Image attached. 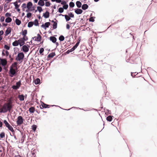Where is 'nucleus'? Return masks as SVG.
Masks as SVG:
<instances>
[{"instance_id": "5701e85b", "label": "nucleus", "mask_w": 157, "mask_h": 157, "mask_svg": "<svg viewBox=\"0 0 157 157\" xmlns=\"http://www.w3.org/2000/svg\"><path fill=\"white\" fill-rule=\"evenodd\" d=\"M21 33L23 36H26V35L27 33V31L26 29H25L24 30H22V32Z\"/></svg>"}, {"instance_id": "9b49d317", "label": "nucleus", "mask_w": 157, "mask_h": 157, "mask_svg": "<svg viewBox=\"0 0 157 157\" xmlns=\"http://www.w3.org/2000/svg\"><path fill=\"white\" fill-rule=\"evenodd\" d=\"M12 29L10 27H8L7 28V29L5 32V36H7L9 34L11 33Z\"/></svg>"}, {"instance_id": "ea45409f", "label": "nucleus", "mask_w": 157, "mask_h": 157, "mask_svg": "<svg viewBox=\"0 0 157 157\" xmlns=\"http://www.w3.org/2000/svg\"><path fill=\"white\" fill-rule=\"evenodd\" d=\"M5 134L4 132H2L0 133V137L3 139L5 137Z\"/></svg>"}, {"instance_id": "0e129e2a", "label": "nucleus", "mask_w": 157, "mask_h": 157, "mask_svg": "<svg viewBox=\"0 0 157 157\" xmlns=\"http://www.w3.org/2000/svg\"><path fill=\"white\" fill-rule=\"evenodd\" d=\"M5 50L4 49H3L2 51V56H5V54L4 53V52H5Z\"/></svg>"}, {"instance_id": "20e7f679", "label": "nucleus", "mask_w": 157, "mask_h": 157, "mask_svg": "<svg viewBox=\"0 0 157 157\" xmlns=\"http://www.w3.org/2000/svg\"><path fill=\"white\" fill-rule=\"evenodd\" d=\"M80 43V40L78 41L76 44L74 45L73 47L70 49L68 50L65 53V54H68L70 53L71 52L74 51L78 47Z\"/></svg>"}, {"instance_id": "a211bd4d", "label": "nucleus", "mask_w": 157, "mask_h": 157, "mask_svg": "<svg viewBox=\"0 0 157 157\" xmlns=\"http://www.w3.org/2000/svg\"><path fill=\"white\" fill-rule=\"evenodd\" d=\"M18 97L20 101H23L24 100V96L23 94L19 95Z\"/></svg>"}, {"instance_id": "37998d69", "label": "nucleus", "mask_w": 157, "mask_h": 157, "mask_svg": "<svg viewBox=\"0 0 157 157\" xmlns=\"http://www.w3.org/2000/svg\"><path fill=\"white\" fill-rule=\"evenodd\" d=\"M69 6L70 7L72 8L74 7L75 4L73 2H71L69 4Z\"/></svg>"}, {"instance_id": "a878e982", "label": "nucleus", "mask_w": 157, "mask_h": 157, "mask_svg": "<svg viewBox=\"0 0 157 157\" xmlns=\"http://www.w3.org/2000/svg\"><path fill=\"white\" fill-rule=\"evenodd\" d=\"M27 8L29 9V7H33V4L31 2H28L27 4Z\"/></svg>"}, {"instance_id": "f3484780", "label": "nucleus", "mask_w": 157, "mask_h": 157, "mask_svg": "<svg viewBox=\"0 0 157 157\" xmlns=\"http://www.w3.org/2000/svg\"><path fill=\"white\" fill-rule=\"evenodd\" d=\"M38 5L40 6H43L44 5V2L43 0H39L38 2Z\"/></svg>"}, {"instance_id": "7ed1b4c3", "label": "nucleus", "mask_w": 157, "mask_h": 157, "mask_svg": "<svg viewBox=\"0 0 157 157\" xmlns=\"http://www.w3.org/2000/svg\"><path fill=\"white\" fill-rule=\"evenodd\" d=\"M24 54L23 52H18L16 57L15 60L17 61H20L24 59Z\"/></svg>"}, {"instance_id": "473e14b6", "label": "nucleus", "mask_w": 157, "mask_h": 157, "mask_svg": "<svg viewBox=\"0 0 157 157\" xmlns=\"http://www.w3.org/2000/svg\"><path fill=\"white\" fill-rule=\"evenodd\" d=\"M51 23L49 22H46L44 23L45 28V29L47 28H48L49 26L50 25Z\"/></svg>"}, {"instance_id": "09e8293b", "label": "nucleus", "mask_w": 157, "mask_h": 157, "mask_svg": "<svg viewBox=\"0 0 157 157\" xmlns=\"http://www.w3.org/2000/svg\"><path fill=\"white\" fill-rule=\"evenodd\" d=\"M138 73H137V72H131V75L132 77V78L135 77V76L137 75Z\"/></svg>"}, {"instance_id": "69168bd1", "label": "nucleus", "mask_w": 157, "mask_h": 157, "mask_svg": "<svg viewBox=\"0 0 157 157\" xmlns=\"http://www.w3.org/2000/svg\"><path fill=\"white\" fill-rule=\"evenodd\" d=\"M20 131L21 133V135L22 136V138L23 139L25 138V134L23 135V132H21V131Z\"/></svg>"}, {"instance_id": "f257e3e1", "label": "nucleus", "mask_w": 157, "mask_h": 157, "mask_svg": "<svg viewBox=\"0 0 157 157\" xmlns=\"http://www.w3.org/2000/svg\"><path fill=\"white\" fill-rule=\"evenodd\" d=\"M41 106L43 107V108H49V107L50 106H56V107H59L60 108L62 109H64V110H69L71 109L72 108H75V107H72L71 108L69 109H63L61 108L60 107V106H59L58 105H49L46 104L44 103V102H42L41 101Z\"/></svg>"}, {"instance_id": "f8f14e48", "label": "nucleus", "mask_w": 157, "mask_h": 157, "mask_svg": "<svg viewBox=\"0 0 157 157\" xmlns=\"http://www.w3.org/2000/svg\"><path fill=\"white\" fill-rule=\"evenodd\" d=\"M50 13L48 11H46L43 13V16L45 18H47L49 17Z\"/></svg>"}, {"instance_id": "2eb2a0df", "label": "nucleus", "mask_w": 157, "mask_h": 157, "mask_svg": "<svg viewBox=\"0 0 157 157\" xmlns=\"http://www.w3.org/2000/svg\"><path fill=\"white\" fill-rule=\"evenodd\" d=\"M11 4H13L15 6V9L16 10L19 8L20 6V5L18 4V2L17 1H15L14 2H12Z\"/></svg>"}, {"instance_id": "338daca9", "label": "nucleus", "mask_w": 157, "mask_h": 157, "mask_svg": "<svg viewBox=\"0 0 157 157\" xmlns=\"http://www.w3.org/2000/svg\"><path fill=\"white\" fill-rule=\"evenodd\" d=\"M66 29H69L70 28V25L68 24H67L66 25Z\"/></svg>"}, {"instance_id": "4468645a", "label": "nucleus", "mask_w": 157, "mask_h": 157, "mask_svg": "<svg viewBox=\"0 0 157 157\" xmlns=\"http://www.w3.org/2000/svg\"><path fill=\"white\" fill-rule=\"evenodd\" d=\"M33 82L35 85L39 84L40 83V80L39 78H37L33 80Z\"/></svg>"}, {"instance_id": "774afa93", "label": "nucleus", "mask_w": 157, "mask_h": 157, "mask_svg": "<svg viewBox=\"0 0 157 157\" xmlns=\"http://www.w3.org/2000/svg\"><path fill=\"white\" fill-rule=\"evenodd\" d=\"M5 55H6L7 56L9 55V52L8 51H7V50H6L5 51Z\"/></svg>"}, {"instance_id": "2f4dec72", "label": "nucleus", "mask_w": 157, "mask_h": 157, "mask_svg": "<svg viewBox=\"0 0 157 157\" xmlns=\"http://www.w3.org/2000/svg\"><path fill=\"white\" fill-rule=\"evenodd\" d=\"M33 22L31 21L28 22V27L29 28H31L33 26Z\"/></svg>"}, {"instance_id": "5fc2aeb1", "label": "nucleus", "mask_w": 157, "mask_h": 157, "mask_svg": "<svg viewBox=\"0 0 157 157\" xmlns=\"http://www.w3.org/2000/svg\"><path fill=\"white\" fill-rule=\"evenodd\" d=\"M21 39L22 40H24V41H27L28 40V37L26 36H23L22 38H21Z\"/></svg>"}, {"instance_id": "58836bf2", "label": "nucleus", "mask_w": 157, "mask_h": 157, "mask_svg": "<svg viewBox=\"0 0 157 157\" xmlns=\"http://www.w3.org/2000/svg\"><path fill=\"white\" fill-rule=\"evenodd\" d=\"M59 40L60 41H62L64 40V37L62 35H60L59 37Z\"/></svg>"}, {"instance_id": "6ab92c4d", "label": "nucleus", "mask_w": 157, "mask_h": 157, "mask_svg": "<svg viewBox=\"0 0 157 157\" xmlns=\"http://www.w3.org/2000/svg\"><path fill=\"white\" fill-rule=\"evenodd\" d=\"M56 55V54L55 52H52L48 54V58H52L54 56Z\"/></svg>"}, {"instance_id": "49530a36", "label": "nucleus", "mask_w": 157, "mask_h": 157, "mask_svg": "<svg viewBox=\"0 0 157 157\" xmlns=\"http://www.w3.org/2000/svg\"><path fill=\"white\" fill-rule=\"evenodd\" d=\"M58 11L60 13H62L63 12L64 9H63V7H59L58 9Z\"/></svg>"}, {"instance_id": "bf43d9fd", "label": "nucleus", "mask_w": 157, "mask_h": 157, "mask_svg": "<svg viewBox=\"0 0 157 157\" xmlns=\"http://www.w3.org/2000/svg\"><path fill=\"white\" fill-rule=\"evenodd\" d=\"M8 3V2H6V3L5 4L4 6V10L5 11H7V10H8L9 8H8L7 10H6L5 8H6L7 6V4Z\"/></svg>"}, {"instance_id": "a19ab883", "label": "nucleus", "mask_w": 157, "mask_h": 157, "mask_svg": "<svg viewBox=\"0 0 157 157\" xmlns=\"http://www.w3.org/2000/svg\"><path fill=\"white\" fill-rule=\"evenodd\" d=\"M95 18V17H90V19H89V21L90 22H94V21L95 20L94 19Z\"/></svg>"}, {"instance_id": "e2e57ef3", "label": "nucleus", "mask_w": 157, "mask_h": 157, "mask_svg": "<svg viewBox=\"0 0 157 157\" xmlns=\"http://www.w3.org/2000/svg\"><path fill=\"white\" fill-rule=\"evenodd\" d=\"M60 3H61V5H64V4H67L66 2L65 1H61V2H60Z\"/></svg>"}, {"instance_id": "393cba45", "label": "nucleus", "mask_w": 157, "mask_h": 157, "mask_svg": "<svg viewBox=\"0 0 157 157\" xmlns=\"http://www.w3.org/2000/svg\"><path fill=\"white\" fill-rule=\"evenodd\" d=\"M113 116H110V115L109 116L106 117V119L107 120V121H109V122H111L112 121V120H113Z\"/></svg>"}, {"instance_id": "6e6552de", "label": "nucleus", "mask_w": 157, "mask_h": 157, "mask_svg": "<svg viewBox=\"0 0 157 157\" xmlns=\"http://www.w3.org/2000/svg\"><path fill=\"white\" fill-rule=\"evenodd\" d=\"M1 64L3 67V68L4 70H6L5 66L6 65L7 63V61L6 59L4 58V59L1 62Z\"/></svg>"}, {"instance_id": "6e6d98bb", "label": "nucleus", "mask_w": 157, "mask_h": 157, "mask_svg": "<svg viewBox=\"0 0 157 157\" xmlns=\"http://www.w3.org/2000/svg\"><path fill=\"white\" fill-rule=\"evenodd\" d=\"M3 123L5 124V126L6 127H7L10 124L6 120H5L3 121Z\"/></svg>"}, {"instance_id": "0eeeda50", "label": "nucleus", "mask_w": 157, "mask_h": 157, "mask_svg": "<svg viewBox=\"0 0 157 157\" xmlns=\"http://www.w3.org/2000/svg\"><path fill=\"white\" fill-rule=\"evenodd\" d=\"M29 47L30 46L29 44H26L23 45L21 48V50L24 52L26 53L29 51Z\"/></svg>"}, {"instance_id": "c85d7f7f", "label": "nucleus", "mask_w": 157, "mask_h": 157, "mask_svg": "<svg viewBox=\"0 0 157 157\" xmlns=\"http://www.w3.org/2000/svg\"><path fill=\"white\" fill-rule=\"evenodd\" d=\"M19 43H18V42L17 40H16L13 42L12 44L13 46H17L19 45Z\"/></svg>"}, {"instance_id": "412c9836", "label": "nucleus", "mask_w": 157, "mask_h": 157, "mask_svg": "<svg viewBox=\"0 0 157 157\" xmlns=\"http://www.w3.org/2000/svg\"><path fill=\"white\" fill-rule=\"evenodd\" d=\"M76 5L78 8H80L82 6L81 2L79 1H77L76 2Z\"/></svg>"}, {"instance_id": "bb28decb", "label": "nucleus", "mask_w": 157, "mask_h": 157, "mask_svg": "<svg viewBox=\"0 0 157 157\" xmlns=\"http://www.w3.org/2000/svg\"><path fill=\"white\" fill-rule=\"evenodd\" d=\"M15 22L16 24L17 25H19L21 23V21L17 18L16 19Z\"/></svg>"}, {"instance_id": "cd10ccee", "label": "nucleus", "mask_w": 157, "mask_h": 157, "mask_svg": "<svg viewBox=\"0 0 157 157\" xmlns=\"http://www.w3.org/2000/svg\"><path fill=\"white\" fill-rule=\"evenodd\" d=\"M12 19L10 17H7L5 19V22L7 23H9L11 22Z\"/></svg>"}, {"instance_id": "de8ad7c7", "label": "nucleus", "mask_w": 157, "mask_h": 157, "mask_svg": "<svg viewBox=\"0 0 157 157\" xmlns=\"http://www.w3.org/2000/svg\"><path fill=\"white\" fill-rule=\"evenodd\" d=\"M21 7L22 9V10L23 11H24L25 10H24V9L25 8H27V6L26 5V4L25 3H23L21 6Z\"/></svg>"}, {"instance_id": "423d86ee", "label": "nucleus", "mask_w": 157, "mask_h": 157, "mask_svg": "<svg viewBox=\"0 0 157 157\" xmlns=\"http://www.w3.org/2000/svg\"><path fill=\"white\" fill-rule=\"evenodd\" d=\"M24 119L21 116H20L18 117L17 124V125H20L23 123Z\"/></svg>"}, {"instance_id": "052dcab7", "label": "nucleus", "mask_w": 157, "mask_h": 157, "mask_svg": "<svg viewBox=\"0 0 157 157\" xmlns=\"http://www.w3.org/2000/svg\"><path fill=\"white\" fill-rule=\"evenodd\" d=\"M17 63H18L17 62H14L13 63H12V64L11 66H12H12H13L14 67H16V66L17 64Z\"/></svg>"}, {"instance_id": "680f3d73", "label": "nucleus", "mask_w": 157, "mask_h": 157, "mask_svg": "<svg viewBox=\"0 0 157 157\" xmlns=\"http://www.w3.org/2000/svg\"><path fill=\"white\" fill-rule=\"evenodd\" d=\"M5 20V17L4 16H2L0 19V21L1 22H3Z\"/></svg>"}, {"instance_id": "c9c22d12", "label": "nucleus", "mask_w": 157, "mask_h": 157, "mask_svg": "<svg viewBox=\"0 0 157 157\" xmlns=\"http://www.w3.org/2000/svg\"><path fill=\"white\" fill-rule=\"evenodd\" d=\"M6 127L8 128L9 130L11 131V132H13L14 129L11 126L10 124Z\"/></svg>"}, {"instance_id": "13d9d810", "label": "nucleus", "mask_w": 157, "mask_h": 157, "mask_svg": "<svg viewBox=\"0 0 157 157\" xmlns=\"http://www.w3.org/2000/svg\"><path fill=\"white\" fill-rule=\"evenodd\" d=\"M51 4V3L50 2L47 1L45 2V6L46 7H49L50 6Z\"/></svg>"}, {"instance_id": "864d4df0", "label": "nucleus", "mask_w": 157, "mask_h": 157, "mask_svg": "<svg viewBox=\"0 0 157 157\" xmlns=\"http://www.w3.org/2000/svg\"><path fill=\"white\" fill-rule=\"evenodd\" d=\"M12 88L14 90H17L19 88L16 85H13L12 87Z\"/></svg>"}, {"instance_id": "72a5a7b5", "label": "nucleus", "mask_w": 157, "mask_h": 157, "mask_svg": "<svg viewBox=\"0 0 157 157\" xmlns=\"http://www.w3.org/2000/svg\"><path fill=\"white\" fill-rule=\"evenodd\" d=\"M37 126L35 124H33L32 126V130L33 131V132H35L37 128Z\"/></svg>"}, {"instance_id": "4d7b16f0", "label": "nucleus", "mask_w": 157, "mask_h": 157, "mask_svg": "<svg viewBox=\"0 0 157 157\" xmlns=\"http://www.w3.org/2000/svg\"><path fill=\"white\" fill-rule=\"evenodd\" d=\"M11 13H9L7 12L5 14V16L7 17H11Z\"/></svg>"}, {"instance_id": "4c0bfd02", "label": "nucleus", "mask_w": 157, "mask_h": 157, "mask_svg": "<svg viewBox=\"0 0 157 157\" xmlns=\"http://www.w3.org/2000/svg\"><path fill=\"white\" fill-rule=\"evenodd\" d=\"M44 51V48H40V50H39V52L40 53V54L42 55H44V54H43V52Z\"/></svg>"}, {"instance_id": "39448f33", "label": "nucleus", "mask_w": 157, "mask_h": 157, "mask_svg": "<svg viewBox=\"0 0 157 157\" xmlns=\"http://www.w3.org/2000/svg\"><path fill=\"white\" fill-rule=\"evenodd\" d=\"M8 103H5L2 106V108L0 109V113H7L8 111V107H7Z\"/></svg>"}, {"instance_id": "8fccbe9b", "label": "nucleus", "mask_w": 157, "mask_h": 157, "mask_svg": "<svg viewBox=\"0 0 157 157\" xmlns=\"http://www.w3.org/2000/svg\"><path fill=\"white\" fill-rule=\"evenodd\" d=\"M4 48H5L7 50H10V46H8L6 44H5L4 46Z\"/></svg>"}, {"instance_id": "c756f323", "label": "nucleus", "mask_w": 157, "mask_h": 157, "mask_svg": "<svg viewBox=\"0 0 157 157\" xmlns=\"http://www.w3.org/2000/svg\"><path fill=\"white\" fill-rule=\"evenodd\" d=\"M34 22V23H33V25H34L35 26H38L39 25L38 21L37 19H35Z\"/></svg>"}, {"instance_id": "603ef678", "label": "nucleus", "mask_w": 157, "mask_h": 157, "mask_svg": "<svg viewBox=\"0 0 157 157\" xmlns=\"http://www.w3.org/2000/svg\"><path fill=\"white\" fill-rule=\"evenodd\" d=\"M68 7V5L67 4H64L63 6V9L64 10H67Z\"/></svg>"}, {"instance_id": "3c124183", "label": "nucleus", "mask_w": 157, "mask_h": 157, "mask_svg": "<svg viewBox=\"0 0 157 157\" xmlns=\"http://www.w3.org/2000/svg\"><path fill=\"white\" fill-rule=\"evenodd\" d=\"M19 45H20V47L22 46L23 45H24V44H25V41H24L23 40H22L21 41V42L19 43Z\"/></svg>"}, {"instance_id": "f704fd0d", "label": "nucleus", "mask_w": 157, "mask_h": 157, "mask_svg": "<svg viewBox=\"0 0 157 157\" xmlns=\"http://www.w3.org/2000/svg\"><path fill=\"white\" fill-rule=\"evenodd\" d=\"M21 81L20 80L18 81L16 83V85L19 88L20 87L21 85Z\"/></svg>"}, {"instance_id": "e433bc0d", "label": "nucleus", "mask_w": 157, "mask_h": 157, "mask_svg": "<svg viewBox=\"0 0 157 157\" xmlns=\"http://www.w3.org/2000/svg\"><path fill=\"white\" fill-rule=\"evenodd\" d=\"M64 17L66 21H68L71 19V18L67 15H65Z\"/></svg>"}, {"instance_id": "b1692460", "label": "nucleus", "mask_w": 157, "mask_h": 157, "mask_svg": "<svg viewBox=\"0 0 157 157\" xmlns=\"http://www.w3.org/2000/svg\"><path fill=\"white\" fill-rule=\"evenodd\" d=\"M35 6H34L33 7H29V9H27L25 11L26 12H28L29 11H32L35 10Z\"/></svg>"}, {"instance_id": "f03ea898", "label": "nucleus", "mask_w": 157, "mask_h": 157, "mask_svg": "<svg viewBox=\"0 0 157 157\" xmlns=\"http://www.w3.org/2000/svg\"><path fill=\"white\" fill-rule=\"evenodd\" d=\"M17 74V71L16 70L13 68L12 66H10V70L9 72V76L11 77H13L14 76L16 75Z\"/></svg>"}, {"instance_id": "c03bdc74", "label": "nucleus", "mask_w": 157, "mask_h": 157, "mask_svg": "<svg viewBox=\"0 0 157 157\" xmlns=\"http://www.w3.org/2000/svg\"><path fill=\"white\" fill-rule=\"evenodd\" d=\"M41 7L42 6H38L37 7V10L39 13L43 11V9Z\"/></svg>"}, {"instance_id": "aec40b11", "label": "nucleus", "mask_w": 157, "mask_h": 157, "mask_svg": "<svg viewBox=\"0 0 157 157\" xmlns=\"http://www.w3.org/2000/svg\"><path fill=\"white\" fill-rule=\"evenodd\" d=\"M13 107V105L12 103H11L10 104L8 103L7 107L8 108V111L10 112Z\"/></svg>"}, {"instance_id": "79ce46f5", "label": "nucleus", "mask_w": 157, "mask_h": 157, "mask_svg": "<svg viewBox=\"0 0 157 157\" xmlns=\"http://www.w3.org/2000/svg\"><path fill=\"white\" fill-rule=\"evenodd\" d=\"M32 15V13H31L28 12H27V13L26 14V17L28 18H29L30 17H31Z\"/></svg>"}, {"instance_id": "4be33fe9", "label": "nucleus", "mask_w": 157, "mask_h": 157, "mask_svg": "<svg viewBox=\"0 0 157 157\" xmlns=\"http://www.w3.org/2000/svg\"><path fill=\"white\" fill-rule=\"evenodd\" d=\"M35 111V109L34 107L31 106L29 109V111L30 113H33Z\"/></svg>"}, {"instance_id": "9d476101", "label": "nucleus", "mask_w": 157, "mask_h": 157, "mask_svg": "<svg viewBox=\"0 0 157 157\" xmlns=\"http://www.w3.org/2000/svg\"><path fill=\"white\" fill-rule=\"evenodd\" d=\"M74 10L75 13L78 15L81 14L83 12L82 10L79 8H76Z\"/></svg>"}, {"instance_id": "1a4fd4ad", "label": "nucleus", "mask_w": 157, "mask_h": 157, "mask_svg": "<svg viewBox=\"0 0 157 157\" xmlns=\"http://www.w3.org/2000/svg\"><path fill=\"white\" fill-rule=\"evenodd\" d=\"M34 38L35 39L34 40L35 41H38V42H40L41 41V40L42 37L39 34H37V36H35L34 37L32 38V39L33 40Z\"/></svg>"}, {"instance_id": "a18cd8bd", "label": "nucleus", "mask_w": 157, "mask_h": 157, "mask_svg": "<svg viewBox=\"0 0 157 157\" xmlns=\"http://www.w3.org/2000/svg\"><path fill=\"white\" fill-rule=\"evenodd\" d=\"M67 15L71 18L74 17V14H73V13H72V12L68 13V14Z\"/></svg>"}, {"instance_id": "7c9ffc66", "label": "nucleus", "mask_w": 157, "mask_h": 157, "mask_svg": "<svg viewBox=\"0 0 157 157\" xmlns=\"http://www.w3.org/2000/svg\"><path fill=\"white\" fill-rule=\"evenodd\" d=\"M58 22H55L53 23L52 25L53 29H55L57 28Z\"/></svg>"}, {"instance_id": "dca6fc26", "label": "nucleus", "mask_w": 157, "mask_h": 157, "mask_svg": "<svg viewBox=\"0 0 157 157\" xmlns=\"http://www.w3.org/2000/svg\"><path fill=\"white\" fill-rule=\"evenodd\" d=\"M81 7L82 10H86L88 8L89 6L87 4H84Z\"/></svg>"}, {"instance_id": "ddd939ff", "label": "nucleus", "mask_w": 157, "mask_h": 157, "mask_svg": "<svg viewBox=\"0 0 157 157\" xmlns=\"http://www.w3.org/2000/svg\"><path fill=\"white\" fill-rule=\"evenodd\" d=\"M48 38H49L51 41H52V42L54 43L56 42L57 40L55 36H51Z\"/></svg>"}]
</instances>
